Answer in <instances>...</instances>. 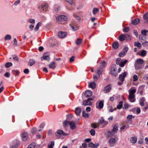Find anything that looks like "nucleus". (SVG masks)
Masks as SVG:
<instances>
[{"instance_id":"obj_1","label":"nucleus","mask_w":148,"mask_h":148,"mask_svg":"<svg viewBox=\"0 0 148 148\" xmlns=\"http://www.w3.org/2000/svg\"><path fill=\"white\" fill-rule=\"evenodd\" d=\"M98 123L99 125L98 124H91L92 127L93 128H97L98 127H105L108 123V122L105 121L102 117L100 118L98 121Z\"/></svg>"},{"instance_id":"obj_2","label":"nucleus","mask_w":148,"mask_h":148,"mask_svg":"<svg viewBox=\"0 0 148 148\" xmlns=\"http://www.w3.org/2000/svg\"><path fill=\"white\" fill-rule=\"evenodd\" d=\"M143 60L141 59H139L136 61V62L135 64V69L137 70L141 69L143 68L144 65H141L143 62Z\"/></svg>"},{"instance_id":"obj_3","label":"nucleus","mask_w":148,"mask_h":148,"mask_svg":"<svg viewBox=\"0 0 148 148\" xmlns=\"http://www.w3.org/2000/svg\"><path fill=\"white\" fill-rule=\"evenodd\" d=\"M117 130H107L105 132V135L107 138H109L114 134Z\"/></svg>"},{"instance_id":"obj_4","label":"nucleus","mask_w":148,"mask_h":148,"mask_svg":"<svg viewBox=\"0 0 148 148\" xmlns=\"http://www.w3.org/2000/svg\"><path fill=\"white\" fill-rule=\"evenodd\" d=\"M116 65L113 64L112 65L111 68V73L114 75L116 76L117 75V73L116 72Z\"/></svg>"},{"instance_id":"obj_5","label":"nucleus","mask_w":148,"mask_h":148,"mask_svg":"<svg viewBox=\"0 0 148 148\" xmlns=\"http://www.w3.org/2000/svg\"><path fill=\"white\" fill-rule=\"evenodd\" d=\"M67 17L64 15L59 16L56 18V20L58 21H64L67 20Z\"/></svg>"},{"instance_id":"obj_6","label":"nucleus","mask_w":148,"mask_h":148,"mask_svg":"<svg viewBox=\"0 0 148 148\" xmlns=\"http://www.w3.org/2000/svg\"><path fill=\"white\" fill-rule=\"evenodd\" d=\"M21 137L22 140L25 141L28 140L29 138V136L27 133L24 132L22 134Z\"/></svg>"},{"instance_id":"obj_7","label":"nucleus","mask_w":148,"mask_h":148,"mask_svg":"<svg viewBox=\"0 0 148 148\" xmlns=\"http://www.w3.org/2000/svg\"><path fill=\"white\" fill-rule=\"evenodd\" d=\"M127 73L124 72L119 75V79L121 82H123L126 76Z\"/></svg>"},{"instance_id":"obj_8","label":"nucleus","mask_w":148,"mask_h":148,"mask_svg":"<svg viewBox=\"0 0 148 148\" xmlns=\"http://www.w3.org/2000/svg\"><path fill=\"white\" fill-rule=\"evenodd\" d=\"M58 36L60 38H63L67 35V33L66 32L60 31L58 33Z\"/></svg>"},{"instance_id":"obj_9","label":"nucleus","mask_w":148,"mask_h":148,"mask_svg":"<svg viewBox=\"0 0 148 148\" xmlns=\"http://www.w3.org/2000/svg\"><path fill=\"white\" fill-rule=\"evenodd\" d=\"M57 134L60 135L66 136L69 134V133L64 132L62 130H58Z\"/></svg>"},{"instance_id":"obj_10","label":"nucleus","mask_w":148,"mask_h":148,"mask_svg":"<svg viewBox=\"0 0 148 148\" xmlns=\"http://www.w3.org/2000/svg\"><path fill=\"white\" fill-rule=\"evenodd\" d=\"M92 92L90 90H88L86 91L85 96L87 98L89 97L92 95Z\"/></svg>"},{"instance_id":"obj_11","label":"nucleus","mask_w":148,"mask_h":148,"mask_svg":"<svg viewBox=\"0 0 148 148\" xmlns=\"http://www.w3.org/2000/svg\"><path fill=\"white\" fill-rule=\"evenodd\" d=\"M99 146V143H96L95 145L92 142L88 144L89 147L91 148H97Z\"/></svg>"},{"instance_id":"obj_12","label":"nucleus","mask_w":148,"mask_h":148,"mask_svg":"<svg viewBox=\"0 0 148 148\" xmlns=\"http://www.w3.org/2000/svg\"><path fill=\"white\" fill-rule=\"evenodd\" d=\"M75 112L77 116H79L82 112V109L80 107H77L75 108Z\"/></svg>"},{"instance_id":"obj_13","label":"nucleus","mask_w":148,"mask_h":148,"mask_svg":"<svg viewBox=\"0 0 148 148\" xmlns=\"http://www.w3.org/2000/svg\"><path fill=\"white\" fill-rule=\"evenodd\" d=\"M35 61L33 59H30L28 62V65L30 66H32L35 63Z\"/></svg>"},{"instance_id":"obj_14","label":"nucleus","mask_w":148,"mask_h":148,"mask_svg":"<svg viewBox=\"0 0 148 148\" xmlns=\"http://www.w3.org/2000/svg\"><path fill=\"white\" fill-rule=\"evenodd\" d=\"M128 92L129 93V96H135L134 93L136 92V89H131L129 90Z\"/></svg>"},{"instance_id":"obj_15","label":"nucleus","mask_w":148,"mask_h":148,"mask_svg":"<svg viewBox=\"0 0 148 148\" xmlns=\"http://www.w3.org/2000/svg\"><path fill=\"white\" fill-rule=\"evenodd\" d=\"M103 106V101H100L99 102L98 104V106L97 104L96 107L97 108H99L100 109H101Z\"/></svg>"},{"instance_id":"obj_16","label":"nucleus","mask_w":148,"mask_h":148,"mask_svg":"<svg viewBox=\"0 0 148 148\" xmlns=\"http://www.w3.org/2000/svg\"><path fill=\"white\" fill-rule=\"evenodd\" d=\"M48 6L47 4L45 3L42 4L39 8L42 9L44 11H46V9L48 8Z\"/></svg>"},{"instance_id":"obj_17","label":"nucleus","mask_w":148,"mask_h":148,"mask_svg":"<svg viewBox=\"0 0 148 148\" xmlns=\"http://www.w3.org/2000/svg\"><path fill=\"white\" fill-rule=\"evenodd\" d=\"M111 89V86L110 85H108L106 86L104 88V92L105 93H107L109 92Z\"/></svg>"},{"instance_id":"obj_18","label":"nucleus","mask_w":148,"mask_h":148,"mask_svg":"<svg viewBox=\"0 0 148 148\" xmlns=\"http://www.w3.org/2000/svg\"><path fill=\"white\" fill-rule=\"evenodd\" d=\"M69 125L71 129H74L75 128L76 125L75 123L73 121L70 122Z\"/></svg>"},{"instance_id":"obj_19","label":"nucleus","mask_w":148,"mask_h":148,"mask_svg":"<svg viewBox=\"0 0 148 148\" xmlns=\"http://www.w3.org/2000/svg\"><path fill=\"white\" fill-rule=\"evenodd\" d=\"M128 98L129 101L131 102H133L135 101V96H129Z\"/></svg>"},{"instance_id":"obj_20","label":"nucleus","mask_w":148,"mask_h":148,"mask_svg":"<svg viewBox=\"0 0 148 148\" xmlns=\"http://www.w3.org/2000/svg\"><path fill=\"white\" fill-rule=\"evenodd\" d=\"M48 53H45L44 54L42 58H43L44 60L49 61L50 60V58L48 55H47Z\"/></svg>"},{"instance_id":"obj_21","label":"nucleus","mask_w":148,"mask_h":148,"mask_svg":"<svg viewBox=\"0 0 148 148\" xmlns=\"http://www.w3.org/2000/svg\"><path fill=\"white\" fill-rule=\"evenodd\" d=\"M140 22V20L139 18H136L134 19L132 22V23L134 25L138 24Z\"/></svg>"},{"instance_id":"obj_22","label":"nucleus","mask_w":148,"mask_h":148,"mask_svg":"<svg viewBox=\"0 0 148 148\" xmlns=\"http://www.w3.org/2000/svg\"><path fill=\"white\" fill-rule=\"evenodd\" d=\"M83 104L85 106H90L92 104V103L90 101L87 99L86 100L84 101Z\"/></svg>"},{"instance_id":"obj_23","label":"nucleus","mask_w":148,"mask_h":148,"mask_svg":"<svg viewBox=\"0 0 148 148\" xmlns=\"http://www.w3.org/2000/svg\"><path fill=\"white\" fill-rule=\"evenodd\" d=\"M126 36L125 34H122L119 37V40L121 41H123L125 39Z\"/></svg>"},{"instance_id":"obj_24","label":"nucleus","mask_w":148,"mask_h":148,"mask_svg":"<svg viewBox=\"0 0 148 148\" xmlns=\"http://www.w3.org/2000/svg\"><path fill=\"white\" fill-rule=\"evenodd\" d=\"M89 86L92 89L95 88L96 86V84L94 82H91L89 83Z\"/></svg>"},{"instance_id":"obj_25","label":"nucleus","mask_w":148,"mask_h":148,"mask_svg":"<svg viewBox=\"0 0 148 148\" xmlns=\"http://www.w3.org/2000/svg\"><path fill=\"white\" fill-rule=\"evenodd\" d=\"M145 101V99L144 97H142L140 98V104L142 106H143L144 105V102Z\"/></svg>"},{"instance_id":"obj_26","label":"nucleus","mask_w":148,"mask_h":148,"mask_svg":"<svg viewBox=\"0 0 148 148\" xmlns=\"http://www.w3.org/2000/svg\"><path fill=\"white\" fill-rule=\"evenodd\" d=\"M112 47L114 49H117L119 47V43L117 42H114L112 44Z\"/></svg>"},{"instance_id":"obj_27","label":"nucleus","mask_w":148,"mask_h":148,"mask_svg":"<svg viewBox=\"0 0 148 148\" xmlns=\"http://www.w3.org/2000/svg\"><path fill=\"white\" fill-rule=\"evenodd\" d=\"M143 18L146 23H148V13H146L143 16Z\"/></svg>"},{"instance_id":"obj_28","label":"nucleus","mask_w":148,"mask_h":148,"mask_svg":"<svg viewBox=\"0 0 148 148\" xmlns=\"http://www.w3.org/2000/svg\"><path fill=\"white\" fill-rule=\"evenodd\" d=\"M70 26L73 31L77 30L78 29V28L73 23Z\"/></svg>"},{"instance_id":"obj_29","label":"nucleus","mask_w":148,"mask_h":148,"mask_svg":"<svg viewBox=\"0 0 148 148\" xmlns=\"http://www.w3.org/2000/svg\"><path fill=\"white\" fill-rule=\"evenodd\" d=\"M55 63V62H52L49 65V68L53 69L56 67Z\"/></svg>"},{"instance_id":"obj_30","label":"nucleus","mask_w":148,"mask_h":148,"mask_svg":"<svg viewBox=\"0 0 148 148\" xmlns=\"http://www.w3.org/2000/svg\"><path fill=\"white\" fill-rule=\"evenodd\" d=\"M42 23L41 22H38L37 24L34 29V30L36 31L38 30L39 27L40 26L42 25Z\"/></svg>"},{"instance_id":"obj_31","label":"nucleus","mask_w":148,"mask_h":148,"mask_svg":"<svg viewBox=\"0 0 148 148\" xmlns=\"http://www.w3.org/2000/svg\"><path fill=\"white\" fill-rule=\"evenodd\" d=\"M109 143L110 146L113 145L115 143V139L113 138H111L109 140Z\"/></svg>"},{"instance_id":"obj_32","label":"nucleus","mask_w":148,"mask_h":148,"mask_svg":"<svg viewBox=\"0 0 148 148\" xmlns=\"http://www.w3.org/2000/svg\"><path fill=\"white\" fill-rule=\"evenodd\" d=\"M123 101H121L119 102L118 105L117 106V108L118 109H121L123 106Z\"/></svg>"},{"instance_id":"obj_33","label":"nucleus","mask_w":148,"mask_h":148,"mask_svg":"<svg viewBox=\"0 0 148 148\" xmlns=\"http://www.w3.org/2000/svg\"><path fill=\"white\" fill-rule=\"evenodd\" d=\"M130 142L131 143H135L137 141V138L134 137H132L130 139Z\"/></svg>"},{"instance_id":"obj_34","label":"nucleus","mask_w":148,"mask_h":148,"mask_svg":"<svg viewBox=\"0 0 148 148\" xmlns=\"http://www.w3.org/2000/svg\"><path fill=\"white\" fill-rule=\"evenodd\" d=\"M82 115L85 118L88 117L90 116V114L85 112V111H83L82 112Z\"/></svg>"},{"instance_id":"obj_35","label":"nucleus","mask_w":148,"mask_h":148,"mask_svg":"<svg viewBox=\"0 0 148 148\" xmlns=\"http://www.w3.org/2000/svg\"><path fill=\"white\" fill-rule=\"evenodd\" d=\"M127 60H125L121 62V63H119V64L120 66L121 67H123L124 66L125 63L127 62Z\"/></svg>"},{"instance_id":"obj_36","label":"nucleus","mask_w":148,"mask_h":148,"mask_svg":"<svg viewBox=\"0 0 148 148\" xmlns=\"http://www.w3.org/2000/svg\"><path fill=\"white\" fill-rule=\"evenodd\" d=\"M36 146V144L33 142L28 145L27 148H34Z\"/></svg>"},{"instance_id":"obj_37","label":"nucleus","mask_w":148,"mask_h":148,"mask_svg":"<svg viewBox=\"0 0 148 148\" xmlns=\"http://www.w3.org/2000/svg\"><path fill=\"white\" fill-rule=\"evenodd\" d=\"M134 46L135 47H137L139 48H140L142 47L140 43L136 42L134 43Z\"/></svg>"},{"instance_id":"obj_38","label":"nucleus","mask_w":148,"mask_h":148,"mask_svg":"<svg viewBox=\"0 0 148 148\" xmlns=\"http://www.w3.org/2000/svg\"><path fill=\"white\" fill-rule=\"evenodd\" d=\"M11 39V36L10 35L7 34L5 37V40H10Z\"/></svg>"},{"instance_id":"obj_39","label":"nucleus","mask_w":148,"mask_h":148,"mask_svg":"<svg viewBox=\"0 0 148 148\" xmlns=\"http://www.w3.org/2000/svg\"><path fill=\"white\" fill-rule=\"evenodd\" d=\"M146 51L145 50H142L141 54L140 55L142 56H146Z\"/></svg>"},{"instance_id":"obj_40","label":"nucleus","mask_w":148,"mask_h":148,"mask_svg":"<svg viewBox=\"0 0 148 148\" xmlns=\"http://www.w3.org/2000/svg\"><path fill=\"white\" fill-rule=\"evenodd\" d=\"M70 122L67 121H64L63 122V124L64 125L65 127H67L69 125Z\"/></svg>"},{"instance_id":"obj_41","label":"nucleus","mask_w":148,"mask_h":148,"mask_svg":"<svg viewBox=\"0 0 148 148\" xmlns=\"http://www.w3.org/2000/svg\"><path fill=\"white\" fill-rule=\"evenodd\" d=\"M12 62H8L5 64V66L7 68H8L10 67V66H12Z\"/></svg>"},{"instance_id":"obj_42","label":"nucleus","mask_w":148,"mask_h":148,"mask_svg":"<svg viewBox=\"0 0 148 148\" xmlns=\"http://www.w3.org/2000/svg\"><path fill=\"white\" fill-rule=\"evenodd\" d=\"M12 72L15 76L18 75L19 74V72L18 70H12Z\"/></svg>"},{"instance_id":"obj_43","label":"nucleus","mask_w":148,"mask_h":148,"mask_svg":"<svg viewBox=\"0 0 148 148\" xmlns=\"http://www.w3.org/2000/svg\"><path fill=\"white\" fill-rule=\"evenodd\" d=\"M82 42V40L81 39H77L76 41V44L77 45H80Z\"/></svg>"},{"instance_id":"obj_44","label":"nucleus","mask_w":148,"mask_h":148,"mask_svg":"<svg viewBox=\"0 0 148 148\" xmlns=\"http://www.w3.org/2000/svg\"><path fill=\"white\" fill-rule=\"evenodd\" d=\"M54 145V141L51 142L50 144H49L48 145V148H53Z\"/></svg>"},{"instance_id":"obj_45","label":"nucleus","mask_w":148,"mask_h":148,"mask_svg":"<svg viewBox=\"0 0 148 148\" xmlns=\"http://www.w3.org/2000/svg\"><path fill=\"white\" fill-rule=\"evenodd\" d=\"M148 32V30H142L141 31V33L142 34L144 35L145 36H146L147 33Z\"/></svg>"},{"instance_id":"obj_46","label":"nucleus","mask_w":148,"mask_h":148,"mask_svg":"<svg viewBox=\"0 0 148 148\" xmlns=\"http://www.w3.org/2000/svg\"><path fill=\"white\" fill-rule=\"evenodd\" d=\"M99 11V9L97 8H94L92 10V12L94 14H95Z\"/></svg>"},{"instance_id":"obj_47","label":"nucleus","mask_w":148,"mask_h":148,"mask_svg":"<svg viewBox=\"0 0 148 148\" xmlns=\"http://www.w3.org/2000/svg\"><path fill=\"white\" fill-rule=\"evenodd\" d=\"M28 22L30 23L34 24L35 23V20L32 18H31L28 20Z\"/></svg>"},{"instance_id":"obj_48","label":"nucleus","mask_w":148,"mask_h":148,"mask_svg":"<svg viewBox=\"0 0 148 148\" xmlns=\"http://www.w3.org/2000/svg\"><path fill=\"white\" fill-rule=\"evenodd\" d=\"M18 144L17 143L12 145L10 147V148H17L18 146Z\"/></svg>"},{"instance_id":"obj_49","label":"nucleus","mask_w":148,"mask_h":148,"mask_svg":"<svg viewBox=\"0 0 148 148\" xmlns=\"http://www.w3.org/2000/svg\"><path fill=\"white\" fill-rule=\"evenodd\" d=\"M87 147V144L86 143H83L82 144V145L79 147V148H86Z\"/></svg>"},{"instance_id":"obj_50","label":"nucleus","mask_w":148,"mask_h":148,"mask_svg":"<svg viewBox=\"0 0 148 148\" xmlns=\"http://www.w3.org/2000/svg\"><path fill=\"white\" fill-rule=\"evenodd\" d=\"M143 35H140L139 36V39L142 42H143L144 40L143 39Z\"/></svg>"},{"instance_id":"obj_51","label":"nucleus","mask_w":148,"mask_h":148,"mask_svg":"<svg viewBox=\"0 0 148 148\" xmlns=\"http://www.w3.org/2000/svg\"><path fill=\"white\" fill-rule=\"evenodd\" d=\"M102 69H99L97 70V74L99 76L102 74Z\"/></svg>"},{"instance_id":"obj_52","label":"nucleus","mask_w":148,"mask_h":148,"mask_svg":"<svg viewBox=\"0 0 148 148\" xmlns=\"http://www.w3.org/2000/svg\"><path fill=\"white\" fill-rule=\"evenodd\" d=\"M125 39L127 40H128L131 39L130 35V34H127L126 35H125Z\"/></svg>"},{"instance_id":"obj_53","label":"nucleus","mask_w":148,"mask_h":148,"mask_svg":"<svg viewBox=\"0 0 148 148\" xmlns=\"http://www.w3.org/2000/svg\"><path fill=\"white\" fill-rule=\"evenodd\" d=\"M129 30V27H125L123 30V32H128V31Z\"/></svg>"},{"instance_id":"obj_54","label":"nucleus","mask_w":148,"mask_h":148,"mask_svg":"<svg viewBox=\"0 0 148 148\" xmlns=\"http://www.w3.org/2000/svg\"><path fill=\"white\" fill-rule=\"evenodd\" d=\"M133 80L134 82H136L138 80V77L136 75H134L133 76Z\"/></svg>"},{"instance_id":"obj_55","label":"nucleus","mask_w":148,"mask_h":148,"mask_svg":"<svg viewBox=\"0 0 148 148\" xmlns=\"http://www.w3.org/2000/svg\"><path fill=\"white\" fill-rule=\"evenodd\" d=\"M134 117L133 116L131 115H129L127 116V119L128 120H130L131 119L134 118Z\"/></svg>"},{"instance_id":"obj_56","label":"nucleus","mask_w":148,"mask_h":148,"mask_svg":"<svg viewBox=\"0 0 148 148\" xmlns=\"http://www.w3.org/2000/svg\"><path fill=\"white\" fill-rule=\"evenodd\" d=\"M89 132L92 136H94L95 133V130H90L89 131Z\"/></svg>"},{"instance_id":"obj_57","label":"nucleus","mask_w":148,"mask_h":148,"mask_svg":"<svg viewBox=\"0 0 148 148\" xmlns=\"http://www.w3.org/2000/svg\"><path fill=\"white\" fill-rule=\"evenodd\" d=\"M128 50V48L127 47H124L123 49V52H124L125 54L127 53Z\"/></svg>"},{"instance_id":"obj_58","label":"nucleus","mask_w":148,"mask_h":148,"mask_svg":"<svg viewBox=\"0 0 148 148\" xmlns=\"http://www.w3.org/2000/svg\"><path fill=\"white\" fill-rule=\"evenodd\" d=\"M125 54H126L123 52H121L119 54V55L121 57H123L125 55Z\"/></svg>"},{"instance_id":"obj_59","label":"nucleus","mask_w":148,"mask_h":148,"mask_svg":"<svg viewBox=\"0 0 148 148\" xmlns=\"http://www.w3.org/2000/svg\"><path fill=\"white\" fill-rule=\"evenodd\" d=\"M142 45L144 47L146 45H148V42L147 41H145L144 42H142Z\"/></svg>"},{"instance_id":"obj_60","label":"nucleus","mask_w":148,"mask_h":148,"mask_svg":"<svg viewBox=\"0 0 148 148\" xmlns=\"http://www.w3.org/2000/svg\"><path fill=\"white\" fill-rule=\"evenodd\" d=\"M99 78V75L98 77H97V76L95 75H94L93 76V78L94 80V81H97V80Z\"/></svg>"},{"instance_id":"obj_61","label":"nucleus","mask_w":148,"mask_h":148,"mask_svg":"<svg viewBox=\"0 0 148 148\" xmlns=\"http://www.w3.org/2000/svg\"><path fill=\"white\" fill-rule=\"evenodd\" d=\"M45 126V123H41L40 125V129L43 128Z\"/></svg>"},{"instance_id":"obj_62","label":"nucleus","mask_w":148,"mask_h":148,"mask_svg":"<svg viewBox=\"0 0 148 148\" xmlns=\"http://www.w3.org/2000/svg\"><path fill=\"white\" fill-rule=\"evenodd\" d=\"M121 60V58H118L116 59V62L117 64H119V62Z\"/></svg>"},{"instance_id":"obj_63","label":"nucleus","mask_w":148,"mask_h":148,"mask_svg":"<svg viewBox=\"0 0 148 148\" xmlns=\"http://www.w3.org/2000/svg\"><path fill=\"white\" fill-rule=\"evenodd\" d=\"M13 59L16 61H18V58L17 56L15 55H14L13 56Z\"/></svg>"},{"instance_id":"obj_64","label":"nucleus","mask_w":148,"mask_h":148,"mask_svg":"<svg viewBox=\"0 0 148 148\" xmlns=\"http://www.w3.org/2000/svg\"><path fill=\"white\" fill-rule=\"evenodd\" d=\"M4 75L6 77H10V74L9 73L6 72L4 74Z\"/></svg>"}]
</instances>
